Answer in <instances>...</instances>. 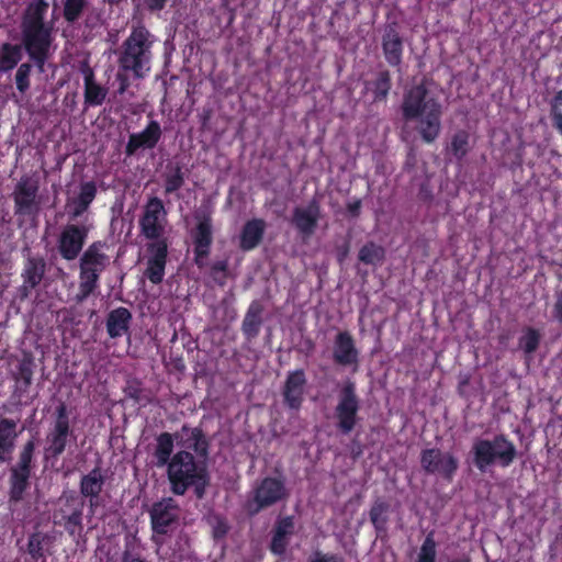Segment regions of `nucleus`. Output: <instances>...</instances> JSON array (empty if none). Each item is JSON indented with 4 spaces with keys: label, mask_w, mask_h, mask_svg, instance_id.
<instances>
[{
    "label": "nucleus",
    "mask_w": 562,
    "mask_h": 562,
    "mask_svg": "<svg viewBox=\"0 0 562 562\" xmlns=\"http://www.w3.org/2000/svg\"><path fill=\"white\" fill-rule=\"evenodd\" d=\"M46 0H32L26 5L21 19L22 45L3 43L0 46V69L8 72L21 61L22 47L40 72H44L46 61L50 56L53 44V26L45 22L48 10Z\"/></svg>",
    "instance_id": "f257e3e1"
},
{
    "label": "nucleus",
    "mask_w": 562,
    "mask_h": 562,
    "mask_svg": "<svg viewBox=\"0 0 562 562\" xmlns=\"http://www.w3.org/2000/svg\"><path fill=\"white\" fill-rule=\"evenodd\" d=\"M405 121L417 120V131L425 143H434L441 132V104L422 82L412 87L402 103Z\"/></svg>",
    "instance_id": "f03ea898"
},
{
    "label": "nucleus",
    "mask_w": 562,
    "mask_h": 562,
    "mask_svg": "<svg viewBox=\"0 0 562 562\" xmlns=\"http://www.w3.org/2000/svg\"><path fill=\"white\" fill-rule=\"evenodd\" d=\"M166 468L170 491L173 494L184 495L193 487L196 498H204L211 481L204 460H196L192 452L179 450Z\"/></svg>",
    "instance_id": "7ed1b4c3"
},
{
    "label": "nucleus",
    "mask_w": 562,
    "mask_h": 562,
    "mask_svg": "<svg viewBox=\"0 0 562 562\" xmlns=\"http://www.w3.org/2000/svg\"><path fill=\"white\" fill-rule=\"evenodd\" d=\"M517 456L518 451L514 442L504 434H498L493 439L475 438L467 461L480 473H486L495 464L502 468L509 467Z\"/></svg>",
    "instance_id": "20e7f679"
},
{
    "label": "nucleus",
    "mask_w": 562,
    "mask_h": 562,
    "mask_svg": "<svg viewBox=\"0 0 562 562\" xmlns=\"http://www.w3.org/2000/svg\"><path fill=\"white\" fill-rule=\"evenodd\" d=\"M149 36V32L144 26H139L134 29L122 44L119 66L125 71H132L137 79L143 78L149 70L151 46Z\"/></svg>",
    "instance_id": "39448f33"
},
{
    "label": "nucleus",
    "mask_w": 562,
    "mask_h": 562,
    "mask_svg": "<svg viewBox=\"0 0 562 562\" xmlns=\"http://www.w3.org/2000/svg\"><path fill=\"white\" fill-rule=\"evenodd\" d=\"M85 499L75 491H64L57 499V508L53 512V524L63 527L74 539L83 531Z\"/></svg>",
    "instance_id": "423d86ee"
},
{
    "label": "nucleus",
    "mask_w": 562,
    "mask_h": 562,
    "mask_svg": "<svg viewBox=\"0 0 562 562\" xmlns=\"http://www.w3.org/2000/svg\"><path fill=\"white\" fill-rule=\"evenodd\" d=\"M104 243H92L82 254L79 259L80 268V294L78 300L82 301L88 297L97 288L100 273L109 265V256L102 249Z\"/></svg>",
    "instance_id": "0eeeda50"
},
{
    "label": "nucleus",
    "mask_w": 562,
    "mask_h": 562,
    "mask_svg": "<svg viewBox=\"0 0 562 562\" xmlns=\"http://www.w3.org/2000/svg\"><path fill=\"white\" fill-rule=\"evenodd\" d=\"M289 497L283 480L279 477H265L251 491L245 502L244 509L249 517L257 516L261 510L267 509Z\"/></svg>",
    "instance_id": "6e6552de"
},
{
    "label": "nucleus",
    "mask_w": 562,
    "mask_h": 562,
    "mask_svg": "<svg viewBox=\"0 0 562 562\" xmlns=\"http://www.w3.org/2000/svg\"><path fill=\"white\" fill-rule=\"evenodd\" d=\"M92 228L93 224L89 216H86L80 223L65 225L57 240V249L61 258L67 261L77 259Z\"/></svg>",
    "instance_id": "1a4fd4ad"
},
{
    "label": "nucleus",
    "mask_w": 562,
    "mask_h": 562,
    "mask_svg": "<svg viewBox=\"0 0 562 562\" xmlns=\"http://www.w3.org/2000/svg\"><path fill=\"white\" fill-rule=\"evenodd\" d=\"M360 409V400L356 394V384L347 380L338 394V404L335 407V417L337 418V429L344 434H350L358 420Z\"/></svg>",
    "instance_id": "9d476101"
},
{
    "label": "nucleus",
    "mask_w": 562,
    "mask_h": 562,
    "mask_svg": "<svg viewBox=\"0 0 562 562\" xmlns=\"http://www.w3.org/2000/svg\"><path fill=\"white\" fill-rule=\"evenodd\" d=\"M38 191V180L29 176L21 177L12 192L14 214L16 216L36 217L38 215L41 210Z\"/></svg>",
    "instance_id": "9b49d317"
},
{
    "label": "nucleus",
    "mask_w": 562,
    "mask_h": 562,
    "mask_svg": "<svg viewBox=\"0 0 562 562\" xmlns=\"http://www.w3.org/2000/svg\"><path fill=\"white\" fill-rule=\"evenodd\" d=\"M196 220L195 227L191 231L193 239L194 263L198 268L202 269L206 266V259L211 252L213 244V224L211 212L207 210H198L194 213Z\"/></svg>",
    "instance_id": "f8f14e48"
},
{
    "label": "nucleus",
    "mask_w": 562,
    "mask_h": 562,
    "mask_svg": "<svg viewBox=\"0 0 562 562\" xmlns=\"http://www.w3.org/2000/svg\"><path fill=\"white\" fill-rule=\"evenodd\" d=\"M420 467L427 474L440 475L445 481L452 482L459 469V460L451 452L428 448L420 452Z\"/></svg>",
    "instance_id": "ddd939ff"
},
{
    "label": "nucleus",
    "mask_w": 562,
    "mask_h": 562,
    "mask_svg": "<svg viewBox=\"0 0 562 562\" xmlns=\"http://www.w3.org/2000/svg\"><path fill=\"white\" fill-rule=\"evenodd\" d=\"M180 507L172 497H165L153 504L149 509L151 529L156 536L172 532L179 521Z\"/></svg>",
    "instance_id": "4468645a"
},
{
    "label": "nucleus",
    "mask_w": 562,
    "mask_h": 562,
    "mask_svg": "<svg viewBox=\"0 0 562 562\" xmlns=\"http://www.w3.org/2000/svg\"><path fill=\"white\" fill-rule=\"evenodd\" d=\"M167 211L162 201L153 196L148 200L144 207V214L139 218V227L142 234L147 239L161 240L160 237L165 232L164 222L166 221Z\"/></svg>",
    "instance_id": "2eb2a0df"
},
{
    "label": "nucleus",
    "mask_w": 562,
    "mask_h": 562,
    "mask_svg": "<svg viewBox=\"0 0 562 562\" xmlns=\"http://www.w3.org/2000/svg\"><path fill=\"white\" fill-rule=\"evenodd\" d=\"M321 217V201L315 194L306 206L293 209L291 223L303 238H310L315 234Z\"/></svg>",
    "instance_id": "dca6fc26"
},
{
    "label": "nucleus",
    "mask_w": 562,
    "mask_h": 562,
    "mask_svg": "<svg viewBox=\"0 0 562 562\" xmlns=\"http://www.w3.org/2000/svg\"><path fill=\"white\" fill-rule=\"evenodd\" d=\"M175 434L176 443L180 450L194 452L198 459L204 461L209 458L211 442L200 427H190L184 424Z\"/></svg>",
    "instance_id": "f3484780"
},
{
    "label": "nucleus",
    "mask_w": 562,
    "mask_h": 562,
    "mask_svg": "<svg viewBox=\"0 0 562 562\" xmlns=\"http://www.w3.org/2000/svg\"><path fill=\"white\" fill-rule=\"evenodd\" d=\"M307 386L306 374L303 369L290 371L281 387L283 404L291 411L299 412L304 402Z\"/></svg>",
    "instance_id": "a211bd4d"
},
{
    "label": "nucleus",
    "mask_w": 562,
    "mask_h": 562,
    "mask_svg": "<svg viewBox=\"0 0 562 562\" xmlns=\"http://www.w3.org/2000/svg\"><path fill=\"white\" fill-rule=\"evenodd\" d=\"M161 137L162 130L160 123L150 120L144 131L130 134L124 153L126 156L132 157L137 155L139 150L154 149Z\"/></svg>",
    "instance_id": "6ab92c4d"
},
{
    "label": "nucleus",
    "mask_w": 562,
    "mask_h": 562,
    "mask_svg": "<svg viewBox=\"0 0 562 562\" xmlns=\"http://www.w3.org/2000/svg\"><path fill=\"white\" fill-rule=\"evenodd\" d=\"M381 45L386 63L392 67H400L403 59L404 44L396 22L385 25Z\"/></svg>",
    "instance_id": "aec40b11"
},
{
    "label": "nucleus",
    "mask_w": 562,
    "mask_h": 562,
    "mask_svg": "<svg viewBox=\"0 0 562 562\" xmlns=\"http://www.w3.org/2000/svg\"><path fill=\"white\" fill-rule=\"evenodd\" d=\"M334 361L342 367L358 364L359 351L349 331H339L334 340Z\"/></svg>",
    "instance_id": "412c9836"
},
{
    "label": "nucleus",
    "mask_w": 562,
    "mask_h": 562,
    "mask_svg": "<svg viewBox=\"0 0 562 562\" xmlns=\"http://www.w3.org/2000/svg\"><path fill=\"white\" fill-rule=\"evenodd\" d=\"M148 251L151 257L148 259L145 274L154 284H158L164 279L168 245L166 240H157L149 244Z\"/></svg>",
    "instance_id": "4be33fe9"
},
{
    "label": "nucleus",
    "mask_w": 562,
    "mask_h": 562,
    "mask_svg": "<svg viewBox=\"0 0 562 562\" xmlns=\"http://www.w3.org/2000/svg\"><path fill=\"white\" fill-rule=\"evenodd\" d=\"M266 307L260 300H252L244 315L240 330L247 341H252L258 337L262 325L265 324Z\"/></svg>",
    "instance_id": "5701e85b"
},
{
    "label": "nucleus",
    "mask_w": 562,
    "mask_h": 562,
    "mask_svg": "<svg viewBox=\"0 0 562 562\" xmlns=\"http://www.w3.org/2000/svg\"><path fill=\"white\" fill-rule=\"evenodd\" d=\"M294 532L295 524L293 516L279 518L272 529V537L269 544L270 551L276 555L284 554Z\"/></svg>",
    "instance_id": "b1692460"
},
{
    "label": "nucleus",
    "mask_w": 562,
    "mask_h": 562,
    "mask_svg": "<svg viewBox=\"0 0 562 562\" xmlns=\"http://www.w3.org/2000/svg\"><path fill=\"white\" fill-rule=\"evenodd\" d=\"M8 471L9 504H19L24 499L27 490L31 487L32 472L10 467L8 468Z\"/></svg>",
    "instance_id": "393cba45"
},
{
    "label": "nucleus",
    "mask_w": 562,
    "mask_h": 562,
    "mask_svg": "<svg viewBox=\"0 0 562 562\" xmlns=\"http://www.w3.org/2000/svg\"><path fill=\"white\" fill-rule=\"evenodd\" d=\"M16 422L10 418L0 419V465L10 463L19 432Z\"/></svg>",
    "instance_id": "a878e982"
},
{
    "label": "nucleus",
    "mask_w": 562,
    "mask_h": 562,
    "mask_svg": "<svg viewBox=\"0 0 562 562\" xmlns=\"http://www.w3.org/2000/svg\"><path fill=\"white\" fill-rule=\"evenodd\" d=\"M132 319V313L126 307L120 306L112 310L106 317L108 335L115 339L127 334Z\"/></svg>",
    "instance_id": "bb28decb"
},
{
    "label": "nucleus",
    "mask_w": 562,
    "mask_h": 562,
    "mask_svg": "<svg viewBox=\"0 0 562 562\" xmlns=\"http://www.w3.org/2000/svg\"><path fill=\"white\" fill-rule=\"evenodd\" d=\"M266 222L261 218H252L245 223L240 233L239 247L244 251L256 248L262 240Z\"/></svg>",
    "instance_id": "cd10ccee"
},
{
    "label": "nucleus",
    "mask_w": 562,
    "mask_h": 562,
    "mask_svg": "<svg viewBox=\"0 0 562 562\" xmlns=\"http://www.w3.org/2000/svg\"><path fill=\"white\" fill-rule=\"evenodd\" d=\"M176 434L161 432L156 437V445L153 452L154 464L157 468L167 467L173 457Z\"/></svg>",
    "instance_id": "c85d7f7f"
},
{
    "label": "nucleus",
    "mask_w": 562,
    "mask_h": 562,
    "mask_svg": "<svg viewBox=\"0 0 562 562\" xmlns=\"http://www.w3.org/2000/svg\"><path fill=\"white\" fill-rule=\"evenodd\" d=\"M72 434L70 428L53 426L47 435V447L44 450L46 460L57 459L66 449L68 437Z\"/></svg>",
    "instance_id": "c756f323"
},
{
    "label": "nucleus",
    "mask_w": 562,
    "mask_h": 562,
    "mask_svg": "<svg viewBox=\"0 0 562 562\" xmlns=\"http://www.w3.org/2000/svg\"><path fill=\"white\" fill-rule=\"evenodd\" d=\"M364 88L372 92L373 102H385L392 88L390 71L387 69L378 70L371 80L364 81Z\"/></svg>",
    "instance_id": "7c9ffc66"
},
{
    "label": "nucleus",
    "mask_w": 562,
    "mask_h": 562,
    "mask_svg": "<svg viewBox=\"0 0 562 562\" xmlns=\"http://www.w3.org/2000/svg\"><path fill=\"white\" fill-rule=\"evenodd\" d=\"M24 251H27V256L21 277L30 286H37L45 276L46 261L41 256H31L27 248Z\"/></svg>",
    "instance_id": "2f4dec72"
},
{
    "label": "nucleus",
    "mask_w": 562,
    "mask_h": 562,
    "mask_svg": "<svg viewBox=\"0 0 562 562\" xmlns=\"http://www.w3.org/2000/svg\"><path fill=\"white\" fill-rule=\"evenodd\" d=\"M105 479L102 475L101 468H93L88 474L80 480L79 488L82 498L86 496H99L102 492Z\"/></svg>",
    "instance_id": "473e14b6"
},
{
    "label": "nucleus",
    "mask_w": 562,
    "mask_h": 562,
    "mask_svg": "<svg viewBox=\"0 0 562 562\" xmlns=\"http://www.w3.org/2000/svg\"><path fill=\"white\" fill-rule=\"evenodd\" d=\"M469 138V133L463 130L454 133L450 145L447 147V155H451L456 161L461 162L470 151Z\"/></svg>",
    "instance_id": "72a5a7b5"
},
{
    "label": "nucleus",
    "mask_w": 562,
    "mask_h": 562,
    "mask_svg": "<svg viewBox=\"0 0 562 562\" xmlns=\"http://www.w3.org/2000/svg\"><path fill=\"white\" fill-rule=\"evenodd\" d=\"M390 505L382 501L376 499L369 512L370 521L374 526L378 535L386 531V525L389 521Z\"/></svg>",
    "instance_id": "f704fd0d"
},
{
    "label": "nucleus",
    "mask_w": 562,
    "mask_h": 562,
    "mask_svg": "<svg viewBox=\"0 0 562 562\" xmlns=\"http://www.w3.org/2000/svg\"><path fill=\"white\" fill-rule=\"evenodd\" d=\"M165 179V193L171 194L184 184V172L180 164H168L166 166V172L164 173Z\"/></svg>",
    "instance_id": "c9c22d12"
},
{
    "label": "nucleus",
    "mask_w": 562,
    "mask_h": 562,
    "mask_svg": "<svg viewBox=\"0 0 562 562\" xmlns=\"http://www.w3.org/2000/svg\"><path fill=\"white\" fill-rule=\"evenodd\" d=\"M358 259L370 266L382 265L385 259V249L374 241H368L360 248Z\"/></svg>",
    "instance_id": "e433bc0d"
},
{
    "label": "nucleus",
    "mask_w": 562,
    "mask_h": 562,
    "mask_svg": "<svg viewBox=\"0 0 562 562\" xmlns=\"http://www.w3.org/2000/svg\"><path fill=\"white\" fill-rule=\"evenodd\" d=\"M36 449V442L34 438L29 439L21 448L18 460L14 464H10V468L26 470L33 472L35 467L34 452Z\"/></svg>",
    "instance_id": "4c0bfd02"
},
{
    "label": "nucleus",
    "mask_w": 562,
    "mask_h": 562,
    "mask_svg": "<svg viewBox=\"0 0 562 562\" xmlns=\"http://www.w3.org/2000/svg\"><path fill=\"white\" fill-rule=\"evenodd\" d=\"M541 338L542 336L538 329L527 326L522 329V335L518 339V347L526 356H531L539 348Z\"/></svg>",
    "instance_id": "58836bf2"
},
{
    "label": "nucleus",
    "mask_w": 562,
    "mask_h": 562,
    "mask_svg": "<svg viewBox=\"0 0 562 562\" xmlns=\"http://www.w3.org/2000/svg\"><path fill=\"white\" fill-rule=\"evenodd\" d=\"M123 392L126 397L132 398L137 404L145 405L150 402V397L144 389L142 381L136 378H128L126 380Z\"/></svg>",
    "instance_id": "ea45409f"
},
{
    "label": "nucleus",
    "mask_w": 562,
    "mask_h": 562,
    "mask_svg": "<svg viewBox=\"0 0 562 562\" xmlns=\"http://www.w3.org/2000/svg\"><path fill=\"white\" fill-rule=\"evenodd\" d=\"M108 95V89L98 85L94 80L85 83V104L88 106L101 105Z\"/></svg>",
    "instance_id": "a19ab883"
},
{
    "label": "nucleus",
    "mask_w": 562,
    "mask_h": 562,
    "mask_svg": "<svg viewBox=\"0 0 562 562\" xmlns=\"http://www.w3.org/2000/svg\"><path fill=\"white\" fill-rule=\"evenodd\" d=\"M48 539V535L38 531L29 536L26 551L34 562L45 558L44 543Z\"/></svg>",
    "instance_id": "79ce46f5"
},
{
    "label": "nucleus",
    "mask_w": 562,
    "mask_h": 562,
    "mask_svg": "<svg viewBox=\"0 0 562 562\" xmlns=\"http://www.w3.org/2000/svg\"><path fill=\"white\" fill-rule=\"evenodd\" d=\"M551 125L562 136V89L557 91L549 102Z\"/></svg>",
    "instance_id": "37998d69"
},
{
    "label": "nucleus",
    "mask_w": 562,
    "mask_h": 562,
    "mask_svg": "<svg viewBox=\"0 0 562 562\" xmlns=\"http://www.w3.org/2000/svg\"><path fill=\"white\" fill-rule=\"evenodd\" d=\"M88 5L87 0H65L63 15L68 23H75L79 20Z\"/></svg>",
    "instance_id": "c03bdc74"
},
{
    "label": "nucleus",
    "mask_w": 562,
    "mask_h": 562,
    "mask_svg": "<svg viewBox=\"0 0 562 562\" xmlns=\"http://www.w3.org/2000/svg\"><path fill=\"white\" fill-rule=\"evenodd\" d=\"M435 531H430L428 532V535L426 536L422 547H420V550H419V553H418V557H417V562H436V555H437V551H436V541H435Z\"/></svg>",
    "instance_id": "a18cd8bd"
},
{
    "label": "nucleus",
    "mask_w": 562,
    "mask_h": 562,
    "mask_svg": "<svg viewBox=\"0 0 562 562\" xmlns=\"http://www.w3.org/2000/svg\"><path fill=\"white\" fill-rule=\"evenodd\" d=\"M33 65L30 61L22 63L15 72V85L16 89L21 93H25L30 87H31V72H32Z\"/></svg>",
    "instance_id": "49530a36"
},
{
    "label": "nucleus",
    "mask_w": 562,
    "mask_h": 562,
    "mask_svg": "<svg viewBox=\"0 0 562 562\" xmlns=\"http://www.w3.org/2000/svg\"><path fill=\"white\" fill-rule=\"evenodd\" d=\"M68 214L69 223H80L87 215L85 213L88 211L89 206L86 204H81L77 199L69 198L65 205Z\"/></svg>",
    "instance_id": "de8ad7c7"
},
{
    "label": "nucleus",
    "mask_w": 562,
    "mask_h": 562,
    "mask_svg": "<svg viewBox=\"0 0 562 562\" xmlns=\"http://www.w3.org/2000/svg\"><path fill=\"white\" fill-rule=\"evenodd\" d=\"M212 528V535L215 540L223 539L229 531V525L225 517L222 515H211L207 519Z\"/></svg>",
    "instance_id": "09e8293b"
},
{
    "label": "nucleus",
    "mask_w": 562,
    "mask_h": 562,
    "mask_svg": "<svg viewBox=\"0 0 562 562\" xmlns=\"http://www.w3.org/2000/svg\"><path fill=\"white\" fill-rule=\"evenodd\" d=\"M34 372V361L31 358H23L19 366L14 379L16 382H25V384H32Z\"/></svg>",
    "instance_id": "8fccbe9b"
},
{
    "label": "nucleus",
    "mask_w": 562,
    "mask_h": 562,
    "mask_svg": "<svg viewBox=\"0 0 562 562\" xmlns=\"http://www.w3.org/2000/svg\"><path fill=\"white\" fill-rule=\"evenodd\" d=\"M210 274L216 284L224 286L228 274V261L220 260L212 263Z\"/></svg>",
    "instance_id": "3c124183"
},
{
    "label": "nucleus",
    "mask_w": 562,
    "mask_h": 562,
    "mask_svg": "<svg viewBox=\"0 0 562 562\" xmlns=\"http://www.w3.org/2000/svg\"><path fill=\"white\" fill-rule=\"evenodd\" d=\"M351 239V233H348L345 237H339L335 243L336 258L340 265L345 262L350 252Z\"/></svg>",
    "instance_id": "603ef678"
},
{
    "label": "nucleus",
    "mask_w": 562,
    "mask_h": 562,
    "mask_svg": "<svg viewBox=\"0 0 562 562\" xmlns=\"http://www.w3.org/2000/svg\"><path fill=\"white\" fill-rule=\"evenodd\" d=\"M95 195H97V187H95L94 182L88 181V182L81 183L80 192H79L78 196H76L75 199H77L79 202H81L82 205L86 204V205L90 206V204L94 200Z\"/></svg>",
    "instance_id": "864d4df0"
},
{
    "label": "nucleus",
    "mask_w": 562,
    "mask_h": 562,
    "mask_svg": "<svg viewBox=\"0 0 562 562\" xmlns=\"http://www.w3.org/2000/svg\"><path fill=\"white\" fill-rule=\"evenodd\" d=\"M54 426L70 428L67 406L63 402L56 408V420Z\"/></svg>",
    "instance_id": "5fc2aeb1"
},
{
    "label": "nucleus",
    "mask_w": 562,
    "mask_h": 562,
    "mask_svg": "<svg viewBox=\"0 0 562 562\" xmlns=\"http://www.w3.org/2000/svg\"><path fill=\"white\" fill-rule=\"evenodd\" d=\"M307 562H344L342 558L337 554L323 553L321 551H315L310 555Z\"/></svg>",
    "instance_id": "6e6d98bb"
},
{
    "label": "nucleus",
    "mask_w": 562,
    "mask_h": 562,
    "mask_svg": "<svg viewBox=\"0 0 562 562\" xmlns=\"http://www.w3.org/2000/svg\"><path fill=\"white\" fill-rule=\"evenodd\" d=\"M555 302L552 308L553 319L562 326V289L555 291Z\"/></svg>",
    "instance_id": "4d7b16f0"
},
{
    "label": "nucleus",
    "mask_w": 562,
    "mask_h": 562,
    "mask_svg": "<svg viewBox=\"0 0 562 562\" xmlns=\"http://www.w3.org/2000/svg\"><path fill=\"white\" fill-rule=\"evenodd\" d=\"M362 207V201L361 199H355L347 203V211L349 215L353 218H357L360 216Z\"/></svg>",
    "instance_id": "13d9d810"
},
{
    "label": "nucleus",
    "mask_w": 562,
    "mask_h": 562,
    "mask_svg": "<svg viewBox=\"0 0 562 562\" xmlns=\"http://www.w3.org/2000/svg\"><path fill=\"white\" fill-rule=\"evenodd\" d=\"M144 7L150 12H157L165 9L167 0H143Z\"/></svg>",
    "instance_id": "bf43d9fd"
},
{
    "label": "nucleus",
    "mask_w": 562,
    "mask_h": 562,
    "mask_svg": "<svg viewBox=\"0 0 562 562\" xmlns=\"http://www.w3.org/2000/svg\"><path fill=\"white\" fill-rule=\"evenodd\" d=\"M417 196L423 202H430L432 200V192H431L430 187H429V184L427 182H423L419 186V190H418Z\"/></svg>",
    "instance_id": "052dcab7"
},
{
    "label": "nucleus",
    "mask_w": 562,
    "mask_h": 562,
    "mask_svg": "<svg viewBox=\"0 0 562 562\" xmlns=\"http://www.w3.org/2000/svg\"><path fill=\"white\" fill-rule=\"evenodd\" d=\"M80 71L85 77V83H89L94 80V72L92 68L89 66L88 61H83L80 65Z\"/></svg>",
    "instance_id": "680f3d73"
},
{
    "label": "nucleus",
    "mask_w": 562,
    "mask_h": 562,
    "mask_svg": "<svg viewBox=\"0 0 562 562\" xmlns=\"http://www.w3.org/2000/svg\"><path fill=\"white\" fill-rule=\"evenodd\" d=\"M116 78L120 81L119 93H124L125 90L130 86L128 79L126 76L122 75L121 72H117Z\"/></svg>",
    "instance_id": "e2e57ef3"
},
{
    "label": "nucleus",
    "mask_w": 562,
    "mask_h": 562,
    "mask_svg": "<svg viewBox=\"0 0 562 562\" xmlns=\"http://www.w3.org/2000/svg\"><path fill=\"white\" fill-rule=\"evenodd\" d=\"M89 498V510L90 514L93 515L95 509L100 506V495L99 496H87Z\"/></svg>",
    "instance_id": "0e129e2a"
},
{
    "label": "nucleus",
    "mask_w": 562,
    "mask_h": 562,
    "mask_svg": "<svg viewBox=\"0 0 562 562\" xmlns=\"http://www.w3.org/2000/svg\"><path fill=\"white\" fill-rule=\"evenodd\" d=\"M30 385L31 384H25V382H16V387H15L14 394H18L19 396H21L22 394H24L27 391Z\"/></svg>",
    "instance_id": "69168bd1"
},
{
    "label": "nucleus",
    "mask_w": 562,
    "mask_h": 562,
    "mask_svg": "<svg viewBox=\"0 0 562 562\" xmlns=\"http://www.w3.org/2000/svg\"><path fill=\"white\" fill-rule=\"evenodd\" d=\"M36 286H30L27 283L23 281V285L20 288V295L22 299H26L31 292V290L35 289Z\"/></svg>",
    "instance_id": "338daca9"
},
{
    "label": "nucleus",
    "mask_w": 562,
    "mask_h": 562,
    "mask_svg": "<svg viewBox=\"0 0 562 562\" xmlns=\"http://www.w3.org/2000/svg\"><path fill=\"white\" fill-rule=\"evenodd\" d=\"M415 162H416V156L413 150H409V153L407 155L406 162H405V167L413 168Z\"/></svg>",
    "instance_id": "774afa93"
}]
</instances>
